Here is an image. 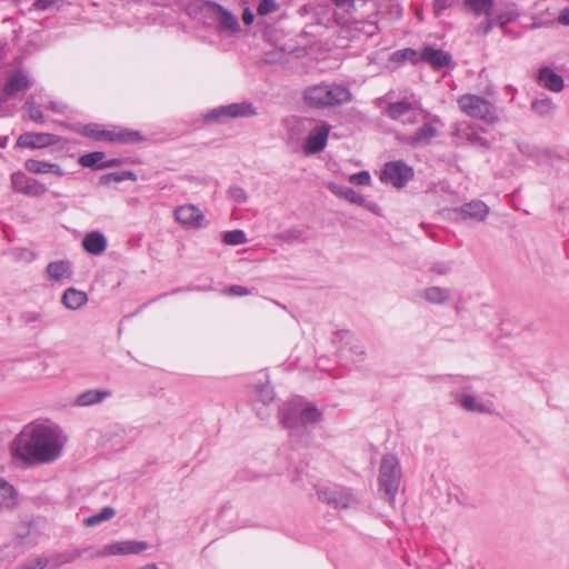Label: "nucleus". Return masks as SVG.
Here are the masks:
<instances>
[{
	"label": "nucleus",
	"instance_id": "1",
	"mask_svg": "<svg viewBox=\"0 0 569 569\" xmlns=\"http://www.w3.org/2000/svg\"><path fill=\"white\" fill-rule=\"evenodd\" d=\"M67 438L57 425L31 423L12 440L10 455L16 466L28 469L57 461Z\"/></svg>",
	"mask_w": 569,
	"mask_h": 569
},
{
	"label": "nucleus",
	"instance_id": "2",
	"mask_svg": "<svg viewBox=\"0 0 569 569\" xmlns=\"http://www.w3.org/2000/svg\"><path fill=\"white\" fill-rule=\"evenodd\" d=\"M302 98L309 108L325 110L347 104L352 101L353 96L346 86L321 82L307 87Z\"/></svg>",
	"mask_w": 569,
	"mask_h": 569
},
{
	"label": "nucleus",
	"instance_id": "3",
	"mask_svg": "<svg viewBox=\"0 0 569 569\" xmlns=\"http://www.w3.org/2000/svg\"><path fill=\"white\" fill-rule=\"evenodd\" d=\"M389 93L376 99L375 103L381 109V112L393 121L403 124H416L419 121V114H423V119L429 116V112L421 108L418 100L408 97L399 101H388Z\"/></svg>",
	"mask_w": 569,
	"mask_h": 569
},
{
	"label": "nucleus",
	"instance_id": "4",
	"mask_svg": "<svg viewBox=\"0 0 569 569\" xmlns=\"http://www.w3.org/2000/svg\"><path fill=\"white\" fill-rule=\"evenodd\" d=\"M457 103L468 117L481 120L486 124L493 126L499 121L497 107L483 97L466 93L458 98Z\"/></svg>",
	"mask_w": 569,
	"mask_h": 569
},
{
	"label": "nucleus",
	"instance_id": "5",
	"mask_svg": "<svg viewBox=\"0 0 569 569\" xmlns=\"http://www.w3.org/2000/svg\"><path fill=\"white\" fill-rule=\"evenodd\" d=\"M401 479L399 460L393 455H385L379 469V489L388 501H393Z\"/></svg>",
	"mask_w": 569,
	"mask_h": 569
},
{
	"label": "nucleus",
	"instance_id": "6",
	"mask_svg": "<svg viewBox=\"0 0 569 569\" xmlns=\"http://www.w3.org/2000/svg\"><path fill=\"white\" fill-rule=\"evenodd\" d=\"M332 343L336 346L341 361L358 363L365 360V347L349 331L335 332Z\"/></svg>",
	"mask_w": 569,
	"mask_h": 569
},
{
	"label": "nucleus",
	"instance_id": "7",
	"mask_svg": "<svg viewBox=\"0 0 569 569\" xmlns=\"http://www.w3.org/2000/svg\"><path fill=\"white\" fill-rule=\"evenodd\" d=\"M319 500L336 509H347L359 502L350 488L342 486L323 487L317 491Z\"/></svg>",
	"mask_w": 569,
	"mask_h": 569
},
{
	"label": "nucleus",
	"instance_id": "8",
	"mask_svg": "<svg viewBox=\"0 0 569 569\" xmlns=\"http://www.w3.org/2000/svg\"><path fill=\"white\" fill-rule=\"evenodd\" d=\"M257 111L252 103L249 102H240V103H231L227 106H221L216 109L210 110L204 120L207 122L210 121H220L222 119L228 118H248L256 116Z\"/></svg>",
	"mask_w": 569,
	"mask_h": 569
},
{
	"label": "nucleus",
	"instance_id": "9",
	"mask_svg": "<svg viewBox=\"0 0 569 569\" xmlns=\"http://www.w3.org/2000/svg\"><path fill=\"white\" fill-rule=\"evenodd\" d=\"M412 178V168L403 161L386 163L380 177L382 182L391 183L396 188H402Z\"/></svg>",
	"mask_w": 569,
	"mask_h": 569
},
{
	"label": "nucleus",
	"instance_id": "10",
	"mask_svg": "<svg viewBox=\"0 0 569 569\" xmlns=\"http://www.w3.org/2000/svg\"><path fill=\"white\" fill-rule=\"evenodd\" d=\"M149 548L148 542L138 540L113 541L94 553V557L139 555Z\"/></svg>",
	"mask_w": 569,
	"mask_h": 569
},
{
	"label": "nucleus",
	"instance_id": "11",
	"mask_svg": "<svg viewBox=\"0 0 569 569\" xmlns=\"http://www.w3.org/2000/svg\"><path fill=\"white\" fill-rule=\"evenodd\" d=\"M438 136L437 128L432 122H425L411 134H397L396 139L411 148H420L428 146L433 138Z\"/></svg>",
	"mask_w": 569,
	"mask_h": 569
},
{
	"label": "nucleus",
	"instance_id": "12",
	"mask_svg": "<svg viewBox=\"0 0 569 569\" xmlns=\"http://www.w3.org/2000/svg\"><path fill=\"white\" fill-rule=\"evenodd\" d=\"M300 411L301 399H293L284 403L280 409V421L289 430L290 436L302 433Z\"/></svg>",
	"mask_w": 569,
	"mask_h": 569
},
{
	"label": "nucleus",
	"instance_id": "13",
	"mask_svg": "<svg viewBox=\"0 0 569 569\" xmlns=\"http://www.w3.org/2000/svg\"><path fill=\"white\" fill-rule=\"evenodd\" d=\"M11 186L16 192L29 197H41L47 191L44 184L33 178L28 177L22 171H17L11 174Z\"/></svg>",
	"mask_w": 569,
	"mask_h": 569
},
{
	"label": "nucleus",
	"instance_id": "14",
	"mask_svg": "<svg viewBox=\"0 0 569 569\" xmlns=\"http://www.w3.org/2000/svg\"><path fill=\"white\" fill-rule=\"evenodd\" d=\"M330 130L331 126L327 122L313 127L306 138L303 152L309 156L322 151L327 146Z\"/></svg>",
	"mask_w": 569,
	"mask_h": 569
},
{
	"label": "nucleus",
	"instance_id": "15",
	"mask_svg": "<svg viewBox=\"0 0 569 569\" xmlns=\"http://www.w3.org/2000/svg\"><path fill=\"white\" fill-rule=\"evenodd\" d=\"M455 213L460 220L483 221L489 213V207L481 200H473L456 209Z\"/></svg>",
	"mask_w": 569,
	"mask_h": 569
},
{
	"label": "nucleus",
	"instance_id": "16",
	"mask_svg": "<svg viewBox=\"0 0 569 569\" xmlns=\"http://www.w3.org/2000/svg\"><path fill=\"white\" fill-rule=\"evenodd\" d=\"M343 23L348 24L352 37L359 40L369 39L378 33L379 27L376 22L370 20H360L355 17L343 19Z\"/></svg>",
	"mask_w": 569,
	"mask_h": 569
},
{
	"label": "nucleus",
	"instance_id": "17",
	"mask_svg": "<svg viewBox=\"0 0 569 569\" xmlns=\"http://www.w3.org/2000/svg\"><path fill=\"white\" fill-rule=\"evenodd\" d=\"M56 142H57L56 136H53L51 133L27 132V133L21 134L18 138L16 146L18 148H22V149L23 148L39 149V148H44V147L54 144Z\"/></svg>",
	"mask_w": 569,
	"mask_h": 569
},
{
	"label": "nucleus",
	"instance_id": "18",
	"mask_svg": "<svg viewBox=\"0 0 569 569\" xmlns=\"http://www.w3.org/2000/svg\"><path fill=\"white\" fill-rule=\"evenodd\" d=\"M419 59L435 69L449 67L452 62V57L449 52L433 47L423 48L419 54Z\"/></svg>",
	"mask_w": 569,
	"mask_h": 569
},
{
	"label": "nucleus",
	"instance_id": "19",
	"mask_svg": "<svg viewBox=\"0 0 569 569\" xmlns=\"http://www.w3.org/2000/svg\"><path fill=\"white\" fill-rule=\"evenodd\" d=\"M177 221L183 226L199 228L204 219L203 213L192 204L180 206L174 210Z\"/></svg>",
	"mask_w": 569,
	"mask_h": 569
},
{
	"label": "nucleus",
	"instance_id": "20",
	"mask_svg": "<svg viewBox=\"0 0 569 569\" xmlns=\"http://www.w3.org/2000/svg\"><path fill=\"white\" fill-rule=\"evenodd\" d=\"M46 273L50 281L62 282L70 280L73 273L72 264L68 260L52 261L47 266Z\"/></svg>",
	"mask_w": 569,
	"mask_h": 569
},
{
	"label": "nucleus",
	"instance_id": "21",
	"mask_svg": "<svg viewBox=\"0 0 569 569\" xmlns=\"http://www.w3.org/2000/svg\"><path fill=\"white\" fill-rule=\"evenodd\" d=\"M214 12L217 13L219 31H238L239 22L236 16H233L228 9L216 2H208Z\"/></svg>",
	"mask_w": 569,
	"mask_h": 569
},
{
	"label": "nucleus",
	"instance_id": "22",
	"mask_svg": "<svg viewBox=\"0 0 569 569\" xmlns=\"http://www.w3.org/2000/svg\"><path fill=\"white\" fill-rule=\"evenodd\" d=\"M83 249L93 256H99L106 251L108 240L100 231L88 232L82 239Z\"/></svg>",
	"mask_w": 569,
	"mask_h": 569
},
{
	"label": "nucleus",
	"instance_id": "23",
	"mask_svg": "<svg viewBox=\"0 0 569 569\" xmlns=\"http://www.w3.org/2000/svg\"><path fill=\"white\" fill-rule=\"evenodd\" d=\"M19 502V492L4 478L0 477V509L1 510H11Z\"/></svg>",
	"mask_w": 569,
	"mask_h": 569
},
{
	"label": "nucleus",
	"instance_id": "24",
	"mask_svg": "<svg viewBox=\"0 0 569 569\" xmlns=\"http://www.w3.org/2000/svg\"><path fill=\"white\" fill-rule=\"evenodd\" d=\"M30 87V80L27 73L22 70L16 71L11 74L3 88V92L8 97H13L20 91H24Z\"/></svg>",
	"mask_w": 569,
	"mask_h": 569
},
{
	"label": "nucleus",
	"instance_id": "25",
	"mask_svg": "<svg viewBox=\"0 0 569 569\" xmlns=\"http://www.w3.org/2000/svg\"><path fill=\"white\" fill-rule=\"evenodd\" d=\"M538 80L542 87L552 92H560L563 89L562 77L549 67H543L539 70Z\"/></svg>",
	"mask_w": 569,
	"mask_h": 569
},
{
	"label": "nucleus",
	"instance_id": "26",
	"mask_svg": "<svg viewBox=\"0 0 569 569\" xmlns=\"http://www.w3.org/2000/svg\"><path fill=\"white\" fill-rule=\"evenodd\" d=\"M24 167L29 172L36 174L52 173L58 177L64 174V171L59 164L36 159H28L24 163Z\"/></svg>",
	"mask_w": 569,
	"mask_h": 569
},
{
	"label": "nucleus",
	"instance_id": "27",
	"mask_svg": "<svg viewBox=\"0 0 569 569\" xmlns=\"http://www.w3.org/2000/svg\"><path fill=\"white\" fill-rule=\"evenodd\" d=\"M419 297L432 305H443L451 298V290L445 287H428L420 291Z\"/></svg>",
	"mask_w": 569,
	"mask_h": 569
},
{
	"label": "nucleus",
	"instance_id": "28",
	"mask_svg": "<svg viewBox=\"0 0 569 569\" xmlns=\"http://www.w3.org/2000/svg\"><path fill=\"white\" fill-rule=\"evenodd\" d=\"M61 302L67 309L77 310L88 302V296L86 292L71 287L63 292Z\"/></svg>",
	"mask_w": 569,
	"mask_h": 569
},
{
	"label": "nucleus",
	"instance_id": "29",
	"mask_svg": "<svg viewBox=\"0 0 569 569\" xmlns=\"http://www.w3.org/2000/svg\"><path fill=\"white\" fill-rule=\"evenodd\" d=\"M110 396H111V392L109 390H98V389L87 390V391L81 392L77 397L76 405L79 407H88V406L97 405Z\"/></svg>",
	"mask_w": 569,
	"mask_h": 569
},
{
	"label": "nucleus",
	"instance_id": "30",
	"mask_svg": "<svg viewBox=\"0 0 569 569\" xmlns=\"http://www.w3.org/2000/svg\"><path fill=\"white\" fill-rule=\"evenodd\" d=\"M322 419V412L311 402L301 399L300 422L302 431L309 425H315Z\"/></svg>",
	"mask_w": 569,
	"mask_h": 569
},
{
	"label": "nucleus",
	"instance_id": "31",
	"mask_svg": "<svg viewBox=\"0 0 569 569\" xmlns=\"http://www.w3.org/2000/svg\"><path fill=\"white\" fill-rule=\"evenodd\" d=\"M142 136L139 131L136 130H129V129H119V130H112L111 131V138L110 142H118V143H137L142 141Z\"/></svg>",
	"mask_w": 569,
	"mask_h": 569
},
{
	"label": "nucleus",
	"instance_id": "32",
	"mask_svg": "<svg viewBox=\"0 0 569 569\" xmlns=\"http://www.w3.org/2000/svg\"><path fill=\"white\" fill-rule=\"evenodd\" d=\"M455 401L459 403L466 411L470 412H487V407L476 400V398L471 395H462L453 393Z\"/></svg>",
	"mask_w": 569,
	"mask_h": 569
},
{
	"label": "nucleus",
	"instance_id": "33",
	"mask_svg": "<svg viewBox=\"0 0 569 569\" xmlns=\"http://www.w3.org/2000/svg\"><path fill=\"white\" fill-rule=\"evenodd\" d=\"M20 320L23 325L31 328H43L50 326V321L47 320L46 315L39 311H24L21 313Z\"/></svg>",
	"mask_w": 569,
	"mask_h": 569
},
{
	"label": "nucleus",
	"instance_id": "34",
	"mask_svg": "<svg viewBox=\"0 0 569 569\" xmlns=\"http://www.w3.org/2000/svg\"><path fill=\"white\" fill-rule=\"evenodd\" d=\"M493 3L495 0H463L466 10L472 12L475 16L486 14L489 17Z\"/></svg>",
	"mask_w": 569,
	"mask_h": 569
},
{
	"label": "nucleus",
	"instance_id": "35",
	"mask_svg": "<svg viewBox=\"0 0 569 569\" xmlns=\"http://www.w3.org/2000/svg\"><path fill=\"white\" fill-rule=\"evenodd\" d=\"M111 131L112 130H106L102 128V126L97 123H89L86 124L82 129V134L89 138H92L97 141H109L111 138Z\"/></svg>",
	"mask_w": 569,
	"mask_h": 569
},
{
	"label": "nucleus",
	"instance_id": "36",
	"mask_svg": "<svg viewBox=\"0 0 569 569\" xmlns=\"http://www.w3.org/2000/svg\"><path fill=\"white\" fill-rule=\"evenodd\" d=\"M519 17V12L515 6L508 7L506 10L497 13L493 18L497 26L502 30H506V27L509 22L515 21Z\"/></svg>",
	"mask_w": 569,
	"mask_h": 569
},
{
	"label": "nucleus",
	"instance_id": "37",
	"mask_svg": "<svg viewBox=\"0 0 569 569\" xmlns=\"http://www.w3.org/2000/svg\"><path fill=\"white\" fill-rule=\"evenodd\" d=\"M126 180H137V176L133 171H117V172H110L107 174H103L100 178L101 184H109L110 182H122Z\"/></svg>",
	"mask_w": 569,
	"mask_h": 569
},
{
	"label": "nucleus",
	"instance_id": "38",
	"mask_svg": "<svg viewBox=\"0 0 569 569\" xmlns=\"http://www.w3.org/2000/svg\"><path fill=\"white\" fill-rule=\"evenodd\" d=\"M116 515V510L112 507H104L98 513L88 517L84 520L87 527H94L103 521L110 520Z\"/></svg>",
	"mask_w": 569,
	"mask_h": 569
},
{
	"label": "nucleus",
	"instance_id": "39",
	"mask_svg": "<svg viewBox=\"0 0 569 569\" xmlns=\"http://www.w3.org/2000/svg\"><path fill=\"white\" fill-rule=\"evenodd\" d=\"M104 153L102 151H94L86 153L80 157L79 163L84 168L99 169L101 162H103Z\"/></svg>",
	"mask_w": 569,
	"mask_h": 569
},
{
	"label": "nucleus",
	"instance_id": "40",
	"mask_svg": "<svg viewBox=\"0 0 569 569\" xmlns=\"http://www.w3.org/2000/svg\"><path fill=\"white\" fill-rule=\"evenodd\" d=\"M531 109L541 117L548 116L553 110V104L550 98L535 99L531 102Z\"/></svg>",
	"mask_w": 569,
	"mask_h": 569
},
{
	"label": "nucleus",
	"instance_id": "41",
	"mask_svg": "<svg viewBox=\"0 0 569 569\" xmlns=\"http://www.w3.org/2000/svg\"><path fill=\"white\" fill-rule=\"evenodd\" d=\"M222 240L228 246H239L247 242V236L244 231L236 229L224 232Z\"/></svg>",
	"mask_w": 569,
	"mask_h": 569
},
{
	"label": "nucleus",
	"instance_id": "42",
	"mask_svg": "<svg viewBox=\"0 0 569 569\" xmlns=\"http://www.w3.org/2000/svg\"><path fill=\"white\" fill-rule=\"evenodd\" d=\"M254 388H256V393L258 396V399L262 403H269L273 400L274 392H273V389L271 388V386L269 385V382L258 383V385H256Z\"/></svg>",
	"mask_w": 569,
	"mask_h": 569
},
{
	"label": "nucleus",
	"instance_id": "43",
	"mask_svg": "<svg viewBox=\"0 0 569 569\" xmlns=\"http://www.w3.org/2000/svg\"><path fill=\"white\" fill-rule=\"evenodd\" d=\"M227 194L232 201L237 203H244L248 199L246 190L236 184L229 187Z\"/></svg>",
	"mask_w": 569,
	"mask_h": 569
},
{
	"label": "nucleus",
	"instance_id": "44",
	"mask_svg": "<svg viewBox=\"0 0 569 569\" xmlns=\"http://www.w3.org/2000/svg\"><path fill=\"white\" fill-rule=\"evenodd\" d=\"M392 59L397 60V61L410 60L413 63H417L418 61H420L418 52L410 48L396 51L392 54Z\"/></svg>",
	"mask_w": 569,
	"mask_h": 569
},
{
	"label": "nucleus",
	"instance_id": "45",
	"mask_svg": "<svg viewBox=\"0 0 569 569\" xmlns=\"http://www.w3.org/2000/svg\"><path fill=\"white\" fill-rule=\"evenodd\" d=\"M279 9V4L276 0H261L257 8V13L259 16H267L269 13L276 12Z\"/></svg>",
	"mask_w": 569,
	"mask_h": 569
},
{
	"label": "nucleus",
	"instance_id": "46",
	"mask_svg": "<svg viewBox=\"0 0 569 569\" xmlns=\"http://www.w3.org/2000/svg\"><path fill=\"white\" fill-rule=\"evenodd\" d=\"M26 108L28 111V116L32 121L43 122V113L41 109L32 100H27Z\"/></svg>",
	"mask_w": 569,
	"mask_h": 569
},
{
	"label": "nucleus",
	"instance_id": "47",
	"mask_svg": "<svg viewBox=\"0 0 569 569\" xmlns=\"http://www.w3.org/2000/svg\"><path fill=\"white\" fill-rule=\"evenodd\" d=\"M466 141L469 142L471 146L479 147L483 150L490 148V142L486 138L479 136L473 129L471 130V132H469V136Z\"/></svg>",
	"mask_w": 569,
	"mask_h": 569
},
{
	"label": "nucleus",
	"instance_id": "48",
	"mask_svg": "<svg viewBox=\"0 0 569 569\" xmlns=\"http://www.w3.org/2000/svg\"><path fill=\"white\" fill-rule=\"evenodd\" d=\"M471 130H472V127L470 126V123L459 122V123L455 124L452 134L456 138L466 141L469 136V132H471Z\"/></svg>",
	"mask_w": 569,
	"mask_h": 569
},
{
	"label": "nucleus",
	"instance_id": "49",
	"mask_svg": "<svg viewBox=\"0 0 569 569\" xmlns=\"http://www.w3.org/2000/svg\"><path fill=\"white\" fill-rule=\"evenodd\" d=\"M340 194L351 203L362 204L365 198L351 188H343Z\"/></svg>",
	"mask_w": 569,
	"mask_h": 569
},
{
	"label": "nucleus",
	"instance_id": "50",
	"mask_svg": "<svg viewBox=\"0 0 569 569\" xmlns=\"http://www.w3.org/2000/svg\"><path fill=\"white\" fill-rule=\"evenodd\" d=\"M371 177L369 171H360L350 176L349 181L359 186H367L370 183Z\"/></svg>",
	"mask_w": 569,
	"mask_h": 569
},
{
	"label": "nucleus",
	"instance_id": "51",
	"mask_svg": "<svg viewBox=\"0 0 569 569\" xmlns=\"http://www.w3.org/2000/svg\"><path fill=\"white\" fill-rule=\"evenodd\" d=\"M451 263L447 261H437L433 262L430 267V271L439 274V276H446L451 272Z\"/></svg>",
	"mask_w": 569,
	"mask_h": 569
},
{
	"label": "nucleus",
	"instance_id": "52",
	"mask_svg": "<svg viewBox=\"0 0 569 569\" xmlns=\"http://www.w3.org/2000/svg\"><path fill=\"white\" fill-rule=\"evenodd\" d=\"M48 565V559L38 558L36 560H30L24 562L22 566L17 567L14 569H44Z\"/></svg>",
	"mask_w": 569,
	"mask_h": 569
},
{
	"label": "nucleus",
	"instance_id": "53",
	"mask_svg": "<svg viewBox=\"0 0 569 569\" xmlns=\"http://www.w3.org/2000/svg\"><path fill=\"white\" fill-rule=\"evenodd\" d=\"M455 0H433V13L436 17H440L441 13L451 8Z\"/></svg>",
	"mask_w": 569,
	"mask_h": 569
},
{
	"label": "nucleus",
	"instance_id": "54",
	"mask_svg": "<svg viewBox=\"0 0 569 569\" xmlns=\"http://www.w3.org/2000/svg\"><path fill=\"white\" fill-rule=\"evenodd\" d=\"M227 293L232 297H242L250 295L251 290L240 284H232L228 288Z\"/></svg>",
	"mask_w": 569,
	"mask_h": 569
},
{
	"label": "nucleus",
	"instance_id": "55",
	"mask_svg": "<svg viewBox=\"0 0 569 569\" xmlns=\"http://www.w3.org/2000/svg\"><path fill=\"white\" fill-rule=\"evenodd\" d=\"M82 556V550L74 549L70 552H64L60 555V562L61 563H69L77 559H79Z\"/></svg>",
	"mask_w": 569,
	"mask_h": 569
},
{
	"label": "nucleus",
	"instance_id": "56",
	"mask_svg": "<svg viewBox=\"0 0 569 569\" xmlns=\"http://www.w3.org/2000/svg\"><path fill=\"white\" fill-rule=\"evenodd\" d=\"M301 234L302 232L299 229H289L282 233L281 238L286 241H293L300 239Z\"/></svg>",
	"mask_w": 569,
	"mask_h": 569
},
{
	"label": "nucleus",
	"instance_id": "57",
	"mask_svg": "<svg viewBox=\"0 0 569 569\" xmlns=\"http://www.w3.org/2000/svg\"><path fill=\"white\" fill-rule=\"evenodd\" d=\"M48 108L53 111L54 113H60V114H63L67 110V106L66 104H62V103H59V102H54V101H50L49 104H48Z\"/></svg>",
	"mask_w": 569,
	"mask_h": 569
},
{
	"label": "nucleus",
	"instance_id": "58",
	"mask_svg": "<svg viewBox=\"0 0 569 569\" xmlns=\"http://www.w3.org/2000/svg\"><path fill=\"white\" fill-rule=\"evenodd\" d=\"M121 159L119 158H112V159H108L103 162L100 163V166H98L99 169H106V168H112V167H118L121 164Z\"/></svg>",
	"mask_w": 569,
	"mask_h": 569
},
{
	"label": "nucleus",
	"instance_id": "59",
	"mask_svg": "<svg viewBox=\"0 0 569 569\" xmlns=\"http://www.w3.org/2000/svg\"><path fill=\"white\" fill-rule=\"evenodd\" d=\"M558 22L563 26H569V7H566L560 11Z\"/></svg>",
	"mask_w": 569,
	"mask_h": 569
},
{
	"label": "nucleus",
	"instance_id": "60",
	"mask_svg": "<svg viewBox=\"0 0 569 569\" xmlns=\"http://www.w3.org/2000/svg\"><path fill=\"white\" fill-rule=\"evenodd\" d=\"M254 20V14L252 13V11L250 10V8H246L242 12V21L244 24L249 26L253 22Z\"/></svg>",
	"mask_w": 569,
	"mask_h": 569
},
{
	"label": "nucleus",
	"instance_id": "61",
	"mask_svg": "<svg viewBox=\"0 0 569 569\" xmlns=\"http://www.w3.org/2000/svg\"><path fill=\"white\" fill-rule=\"evenodd\" d=\"M496 26L497 23L496 21H493V18H488L486 22L480 26V28L482 29V32L486 34Z\"/></svg>",
	"mask_w": 569,
	"mask_h": 569
},
{
	"label": "nucleus",
	"instance_id": "62",
	"mask_svg": "<svg viewBox=\"0 0 569 569\" xmlns=\"http://www.w3.org/2000/svg\"><path fill=\"white\" fill-rule=\"evenodd\" d=\"M9 138L7 136H0V148L4 149L8 146Z\"/></svg>",
	"mask_w": 569,
	"mask_h": 569
},
{
	"label": "nucleus",
	"instance_id": "63",
	"mask_svg": "<svg viewBox=\"0 0 569 569\" xmlns=\"http://www.w3.org/2000/svg\"><path fill=\"white\" fill-rule=\"evenodd\" d=\"M392 12H393V14H395L396 17H398V18H399V17H401V14H402V8H401L400 6H396V7L393 8Z\"/></svg>",
	"mask_w": 569,
	"mask_h": 569
},
{
	"label": "nucleus",
	"instance_id": "64",
	"mask_svg": "<svg viewBox=\"0 0 569 569\" xmlns=\"http://www.w3.org/2000/svg\"><path fill=\"white\" fill-rule=\"evenodd\" d=\"M416 17L419 21H422L423 20V13H422V9L421 8H418L416 10Z\"/></svg>",
	"mask_w": 569,
	"mask_h": 569
}]
</instances>
